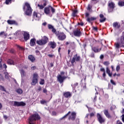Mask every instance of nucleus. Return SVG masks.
Returning a JSON list of instances; mask_svg holds the SVG:
<instances>
[{"mask_svg":"<svg viewBox=\"0 0 124 124\" xmlns=\"http://www.w3.org/2000/svg\"><path fill=\"white\" fill-rule=\"evenodd\" d=\"M41 104H45L46 103H47V101L45 100H43L40 101Z\"/></svg>","mask_w":124,"mask_h":124,"instance_id":"obj_47","label":"nucleus"},{"mask_svg":"<svg viewBox=\"0 0 124 124\" xmlns=\"http://www.w3.org/2000/svg\"><path fill=\"white\" fill-rule=\"evenodd\" d=\"M8 118V116L5 115H3V119H4V120H7V118Z\"/></svg>","mask_w":124,"mask_h":124,"instance_id":"obj_62","label":"nucleus"},{"mask_svg":"<svg viewBox=\"0 0 124 124\" xmlns=\"http://www.w3.org/2000/svg\"><path fill=\"white\" fill-rule=\"evenodd\" d=\"M112 26L114 29H119V28H121V25L117 22L113 23Z\"/></svg>","mask_w":124,"mask_h":124,"instance_id":"obj_25","label":"nucleus"},{"mask_svg":"<svg viewBox=\"0 0 124 124\" xmlns=\"http://www.w3.org/2000/svg\"><path fill=\"white\" fill-rule=\"evenodd\" d=\"M119 6H124V2L123 1H119L118 2Z\"/></svg>","mask_w":124,"mask_h":124,"instance_id":"obj_35","label":"nucleus"},{"mask_svg":"<svg viewBox=\"0 0 124 124\" xmlns=\"http://www.w3.org/2000/svg\"><path fill=\"white\" fill-rule=\"evenodd\" d=\"M41 117L40 115L38 114L37 112H36L34 114L31 115L29 119L28 122L29 124H35L36 121H39L40 120Z\"/></svg>","mask_w":124,"mask_h":124,"instance_id":"obj_2","label":"nucleus"},{"mask_svg":"<svg viewBox=\"0 0 124 124\" xmlns=\"http://www.w3.org/2000/svg\"><path fill=\"white\" fill-rule=\"evenodd\" d=\"M48 41H49V39H48V37H47L46 36H44L43 38L37 40L36 43L40 46H44L45 44L47 43Z\"/></svg>","mask_w":124,"mask_h":124,"instance_id":"obj_4","label":"nucleus"},{"mask_svg":"<svg viewBox=\"0 0 124 124\" xmlns=\"http://www.w3.org/2000/svg\"><path fill=\"white\" fill-rule=\"evenodd\" d=\"M31 70H35L36 69V67L35 66H33L31 67Z\"/></svg>","mask_w":124,"mask_h":124,"instance_id":"obj_55","label":"nucleus"},{"mask_svg":"<svg viewBox=\"0 0 124 124\" xmlns=\"http://www.w3.org/2000/svg\"><path fill=\"white\" fill-rule=\"evenodd\" d=\"M78 13V10H74L73 11L72 16H73V17H76V16H77Z\"/></svg>","mask_w":124,"mask_h":124,"instance_id":"obj_29","label":"nucleus"},{"mask_svg":"<svg viewBox=\"0 0 124 124\" xmlns=\"http://www.w3.org/2000/svg\"><path fill=\"white\" fill-rule=\"evenodd\" d=\"M73 34L74 36L80 37V36L82 35V32H81V30L80 29H77L73 31Z\"/></svg>","mask_w":124,"mask_h":124,"instance_id":"obj_11","label":"nucleus"},{"mask_svg":"<svg viewBox=\"0 0 124 124\" xmlns=\"http://www.w3.org/2000/svg\"><path fill=\"white\" fill-rule=\"evenodd\" d=\"M89 57H90V58H94V53L93 52L91 53Z\"/></svg>","mask_w":124,"mask_h":124,"instance_id":"obj_49","label":"nucleus"},{"mask_svg":"<svg viewBox=\"0 0 124 124\" xmlns=\"http://www.w3.org/2000/svg\"><path fill=\"white\" fill-rule=\"evenodd\" d=\"M97 121L100 124H104L105 123V119L103 118L101 114L97 113L96 115Z\"/></svg>","mask_w":124,"mask_h":124,"instance_id":"obj_10","label":"nucleus"},{"mask_svg":"<svg viewBox=\"0 0 124 124\" xmlns=\"http://www.w3.org/2000/svg\"><path fill=\"white\" fill-rule=\"evenodd\" d=\"M20 74L21 75L22 77H24V76H25V71H24V70L21 69L20 70Z\"/></svg>","mask_w":124,"mask_h":124,"instance_id":"obj_38","label":"nucleus"},{"mask_svg":"<svg viewBox=\"0 0 124 124\" xmlns=\"http://www.w3.org/2000/svg\"><path fill=\"white\" fill-rule=\"evenodd\" d=\"M108 89H112V88H113V87L112 86V85H111V84L108 83Z\"/></svg>","mask_w":124,"mask_h":124,"instance_id":"obj_58","label":"nucleus"},{"mask_svg":"<svg viewBox=\"0 0 124 124\" xmlns=\"http://www.w3.org/2000/svg\"><path fill=\"white\" fill-rule=\"evenodd\" d=\"M33 18L35 20H39V16H38L36 12H34L33 13Z\"/></svg>","mask_w":124,"mask_h":124,"instance_id":"obj_26","label":"nucleus"},{"mask_svg":"<svg viewBox=\"0 0 124 124\" xmlns=\"http://www.w3.org/2000/svg\"><path fill=\"white\" fill-rule=\"evenodd\" d=\"M115 109H116V106L112 105L110 107V111H113V110H115Z\"/></svg>","mask_w":124,"mask_h":124,"instance_id":"obj_42","label":"nucleus"},{"mask_svg":"<svg viewBox=\"0 0 124 124\" xmlns=\"http://www.w3.org/2000/svg\"><path fill=\"white\" fill-rule=\"evenodd\" d=\"M44 12L46 15H49L51 14V12L52 14H54L56 12V9L52 7L51 5H48L47 7L44 8Z\"/></svg>","mask_w":124,"mask_h":124,"instance_id":"obj_3","label":"nucleus"},{"mask_svg":"<svg viewBox=\"0 0 124 124\" xmlns=\"http://www.w3.org/2000/svg\"><path fill=\"white\" fill-rule=\"evenodd\" d=\"M4 74L5 75V79H8L9 78V74H8V73L5 72L4 73Z\"/></svg>","mask_w":124,"mask_h":124,"instance_id":"obj_39","label":"nucleus"},{"mask_svg":"<svg viewBox=\"0 0 124 124\" xmlns=\"http://www.w3.org/2000/svg\"><path fill=\"white\" fill-rule=\"evenodd\" d=\"M92 8H93V6H92L91 4H89L87 7V10L89 11V12H92L93 10L92 9Z\"/></svg>","mask_w":124,"mask_h":124,"instance_id":"obj_32","label":"nucleus"},{"mask_svg":"<svg viewBox=\"0 0 124 124\" xmlns=\"http://www.w3.org/2000/svg\"><path fill=\"white\" fill-rule=\"evenodd\" d=\"M71 113V111H68V112L67 114H66L64 116H63V117L61 118V119L62 120V119H64L65 118H66L67 116H68V115H69V114H70Z\"/></svg>","mask_w":124,"mask_h":124,"instance_id":"obj_40","label":"nucleus"},{"mask_svg":"<svg viewBox=\"0 0 124 124\" xmlns=\"http://www.w3.org/2000/svg\"><path fill=\"white\" fill-rule=\"evenodd\" d=\"M52 114L53 116H56V115H57V112H56L55 111H52Z\"/></svg>","mask_w":124,"mask_h":124,"instance_id":"obj_63","label":"nucleus"},{"mask_svg":"<svg viewBox=\"0 0 124 124\" xmlns=\"http://www.w3.org/2000/svg\"><path fill=\"white\" fill-rule=\"evenodd\" d=\"M76 119V113L75 112H73L71 113V116L68 118V120H71V121H75Z\"/></svg>","mask_w":124,"mask_h":124,"instance_id":"obj_15","label":"nucleus"},{"mask_svg":"<svg viewBox=\"0 0 124 124\" xmlns=\"http://www.w3.org/2000/svg\"><path fill=\"white\" fill-rule=\"evenodd\" d=\"M47 28L48 30H51V31L52 32H53V33H56V32H57V30H56V29H55V28H54V26H53V25L51 24H48Z\"/></svg>","mask_w":124,"mask_h":124,"instance_id":"obj_17","label":"nucleus"},{"mask_svg":"<svg viewBox=\"0 0 124 124\" xmlns=\"http://www.w3.org/2000/svg\"><path fill=\"white\" fill-rule=\"evenodd\" d=\"M90 16V14L88 12L85 13V17L87 18L86 21L88 22L89 23H91L92 21H95L96 20V17H89Z\"/></svg>","mask_w":124,"mask_h":124,"instance_id":"obj_9","label":"nucleus"},{"mask_svg":"<svg viewBox=\"0 0 124 124\" xmlns=\"http://www.w3.org/2000/svg\"><path fill=\"white\" fill-rule=\"evenodd\" d=\"M120 69H121V67L120 66V65H118L116 67V70L117 72H118Z\"/></svg>","mask_w":124,"mask_h":124,"instance_id":"obj_46","label":"nucleus"},{"mask_svg":"<svg viewBox=\"0 0 124 124\" xmlns=\"http://www.w3.org/2000/svg\"><path fill=\"white\" fill-rule=\"evenodd\" d=\"M40 85H44V83H45V80L43 79H41V80L40 81Z\"/></svg>","mask_w":124,"mask_h":124,"instance_id":"obj_43","label":"nucleus"},{"mask_svg":"<svg viewBox=\"0 0 124 124\" xmlns=\"http://www.w3.org/2000/svg\"><path fill=\"white\" fill-rule=\"evenodd\" d=\"M80 59L81 57H80V56H78V54H76L75 55H74V57H73L71 61L72 66H74V62H80Z\"/></svg>","mask_w":124,"mask_h":124,"instance_id":"obj_7","label":"nucleus"},{"mask_svg":"<svg viewBox=\"0 0 124 124\" xmlns=\"http://www.w3.org/2000/svg\"><path fill=\"white\" fill-rule=\"evenodd\" d=\"M106 72L109 77H112V73H111V71H110V69H109V68H108V67L106 68Z\"/></svg>","mask_w":124,"mask_h":124,"instance_id":"obj_31","label":"nucleus"},{"mask_svg":"<svg viewBox=\"0 0 124 124\" xmlns=\"http://www.w3.org/2000/svg\"><path fill=\"white\" fill-rule=\"evenodd\" d=\"M10 52L11 54H15V50L12 49L10 50Z\"/></svg>","mask_w":124,"mask_h":124,"instance_id":"obj_51","label":"nucleus"},{"mask_svg":"<svg viewBox=\"0 0 124 124\" xmlns=\"http://www.w3.org/2000/svg\"><path fill=\"white\" fill-rule=\"evenodd\" d=\"M110 81L112 85H113V86H116V84L115 81H114L113 79H110Z\"/></svg>","mask_w":124,"mask_h":124,"instance_id":"obj_44","label":"nucleus"},{"mask_svg":"<svg viewBox=\"0 0 124 124\" xmlns=\"http://www.w3.org/2000/svg\"><path fill=\"white\" fill-rule=\"evenodd\" d=\"M43 93H47V89H44L43 90Z\"/></svg>","mask_w":124,"mask_h":124,"instance_id":"obj_60","label":"nucleus"},{"mask_svg":"<svg viewBox=\"0 0 124 124\" xmlns=\"http://www.w3.org/2000/svg\"><path fill=\"white\" fill-rule=\"evenodd\" d=\"M99 17L100 18V19L99 20L100 23H103L106 21V18L104 17V15H103V14H100Z\"/></svg>","mask_w":124,"mask_h":124,"instance_id":"obj_21","label":"nucleus"},{"mask_svg":"<svg viewBox=\"0 0 124 124\" xmlns=\"http://www.w3.org/2000/svg\"><path fill=\"white\" fill-rule=\"evenodd\" d=\"M122 121L123 123H124V114L122 115Z\"/></svg>","mask_w":124,"mask_h":124,"instance_id":"obj_64","label":"nucleus"},{"mask_svg":"<svg viewBox=\"0 0 124 124\" xmlns=\"http://www.w3.org/2000/svg\"><path fill=\"white\" fill-rule=\"evenodd\" d=\"M17 47L19 48V50H24V48H23V47L19 46V45H17Z\"/></svg>","mask_w":124,"mask_h":124,"instance_id":"obj_53","label":"nucleus"},{"mask_svg":"<svg viewBox=\"0 0 124 124\" xmlns=\"http://www.w3.org/2000/svg\"><path fill=\"white\" fill-rule=\"evenodd\" d=\"M7 22L9 25H17V22L15 20H8Z\"/></svg>","mask_w":124,"mask_h":124,"instance_id":"obj_27","label":"nucleus"},{"mask_svg":"<svg viewBox=\"0 0 124 124\" xmlns=\"http://www.w3.org/2000/svg\"><path fill=\"white\" fill-rule=\"evenodd\" d=\"M0 90L2 91V92H6L4 87L2 86V85H0Z\"/></svg>","mask_w":124,"mask_h":124,"instance_id":"obj_37","label":"nucleus"},{"mask_svg":"<svg viewBox=\"0 0 124 124\" xmlns=\"http://www.w3.org/2000/svg\"><path fill=\"white\" fill-rule=\"evenodd\" d=\"M94 116V113H93V112H92L90 114V116L91 117V118H92V117H93Z\"/></svg>","mask_w":124,"mask_h":124,"instance_id":"obj_61","label":"nucleus"},{"mask_svg":"<svg viewBox=\"0 0 124 124\" xmlns=\"http://www.w3.org/2000/svg\"><path fill=\"white\" fill-rule=\"evenodd\" d=\"M49 46L52 49H55L57 47V44L55 42H50L49 43Z\"/></svg>","mask_w":124,"mask_h":124,"instance_id":"obj_23","label":"nucleus"},{"mask_svg":"<svg viewBox=\"0 0 124 124\" xmlns=\"http://www.w3.org/2000/svg\"><path fill=\"white\" fill-rule=\"evenodd\" d=\"M0 81H4V78L3 76L1 74H0Z\"/></svg>","mask_w":124,"mask_h":124,"instance_id":"obj_45","label":"nucleus"},{"mask_svg":"<svg viewBox=\"0 0 124 124\" xmlns=\"http://www.w3.org/2000/svg\"><path fill=\"white\" fill-rule=\"evenodd\" d=\"M115 48L119 49L122 47H124V34L120 37L119 43H117L115 44Z\"/></svg>","mask_w":124,"mask_h":124,"instance_id":"obj_5","label":"nucleus"},{"mask_svg":"<svg viewBox=\"0 0 124 124\" xmlns=\"http://www.w3.org/2000/svg\"><path fill=\"white\" fill-rule=\"evenodd\" d=\"M25 105L26 103H24V102L14 101V106L19 107V106H25Z\"/></svg>","mask_w":124,"mask_h":124,"instance_id":"obj_13","label":"nucleus"},{"mask_svg":"<svg viewBox=\"0 0 124 124\" xmlns=\"http://www.w3.org/2000/svg\"><path fill=\"white\" fill-rule=\"evenodd\" d=\"M12 2V0H5V3L8 5L9 3H11Z\"/></svg>","mask_w":124,"mask_h":124,"instance_id":"obj_36","label":"nucleus"},{"mask_svg":"<svg viewBox=\"0 0 124 124\" xmlns=\"http://www.w3.org/2000/svg\"><path fill=\"white\" fill-rule=\"evenodd\" d=\"M78 25H80V26H84V23L83 22H81L80 23L78 22Z\"/></svg>","mask_w":124,"mask_h":124,"instance_id":"obj_59","label":"nucleus"},{"mask_svg":"<svg viewBox=\"0 0 124 124\" xmlns=\"http://www.w3.org/2000/svg\"><path fill=\"white\" fill-rule=\"evenodd\" d=\"M92 50L93 51L94 53H98L101 51V48H98V46H94L92 47Z\"/></svg>","mask_w":124,"mask_h":124,"instance_id":"obj_22","label":"nucleus"},{"mask_svg":"<svg viewBox=\"0 0 124 124\" xmlns=\"http://www.w3.org/2000/svg\"><path fill=\"white\" fill-rule=\"evenodd\" d=\"M22 9L24 11L25 14L27 15V16H31V15L32 13V9L29 2H26L24 3Z\"/></svg>","mask_w":124,"mask_h":124,"instance_id":"obj_1","label":"nucleus"},{"mask_svg":"<svg viewBox=\"0 0 124 124\" xmlns=\"http://www.w3.org/2000/svg\"><path fill=\"white\" fill-rule=\"evenodd\" d=\"M38 81V74L36 73H35L33 74L32 81L31 83V85L34 86L36 85Z\"/></svg>","mask_w":124,"mask_h":124,"instance_id":"obj_8","label":"nucleus"},{"mask_svg":"<svg viewBox=\"0 0 124 124\" xmlns=\"http://www.w3.org/2000/svg\"><path fill=\"white\" fill-rule=\"evenodd\" d=\"M116 124H123V123L120 120H117L116 122Z\"/></svg>","mask_w":124,"mask_h":124,"instance_id":"obj_57","label":"nucleus"},{"mask_svg":"<svg viewBox=\"0 0 124 124\" xmlns=\"http://www.w3.org/2000/svg\"><path fill=\"white\" fill-rule=\"evenodd\" d=\"M0 36L3 37V38H6V36H7V34H6L4 31H2L0 32Z\"/></svg>","mask_w":124,"mask_h":124,"instance_id":"obj_33","label":"nucleus"},{"mask_svg":"<svg viewBox=\"0 0 124 124\" xmlns=\"http://www.w3.org/2000/svg\"><path fill=\"white\" fill-rule=\"evenodd\" d=\"M7 63L9 64V65H16V64H17V63H16L13 60L11 59H9L7 61Z\"/></svg>","mask_w":124,"mask_h":124,"instance_id":"obj_18","label":"nucleus"},{"mask_svg":"<svg viewBox=\"0 0 124 124\" xmlns=\"http://www.w3.org/2000/svg\"><path fill=\"white\" fill-rule=\"evenodd\" d=\"M103 64H104V65H106V66H108L109 64H110V62H109L108 61H106L103 62Z\"/></svg>","mask_w":124,"mask_h":124,"instance_id":"obj_41","label":"nucleus"},{"mask_svg":"<svg viewBox=\"0 0 124 124\" xmlns=\"http://www.w3.org/2000/svg\"><path fill=\"white\" fill-rule=\"evenodd\" d=\"M104 114L105 115L106 117L108 118V119H112V116L111 115H110V113H109L108 109L104 110Z\"/></svg>","mask_w":124,"mask_h":124,"instance_id":"obj_19","label":"nucleus"},{"mask_svg":"<svg viewBox=\"0 0 124 124\" xmlns=\"http://www.w3.org/2000/svg\"><path fill=\"white\" fill-rule=\"evenodd\" d=\"M45 2L43 3V5L44 7L46 6V5H47V1L46 0H44Z\"/></svg>","mask_w":124,"mask_h":124,"instance_id":"obj_54","label":"nucleus"},{"mask_svg":"<svg viewBox=\"0 0 124 124\" xmlns=\"http://www.w3.org/2000/svg\"><path fill=\"white\" fill-rule=\"evenodd\" d=\"M93 30L95 31H97V27H95L94 26H93Z\"/></svg>","mask_w":124,"mask_h":124,"instance_id":"obj_52","label":"nucleus"},{"mask_svg":"<svg viewBox=\"0 0 124 124\" xmlns=\"http://www.w3.org/2000/svg\"><path fill=\"white\" fill-rule=\"evenodd\" d=\"M16 92L17 93H18V94H22L23 93V90L20 89H17Z\"/></svg>","mask_w":124,"mask_h":124,"instance_id":"obj_34","label":"nucleus"},{"mask_svg":"<svg viewBox=\"0 0 124 124\" xmlns=\"http://www.w3.org/2000/svg\"><path fill=\"white\" fill-rule=\"evenodd\" d=\"M92 1H93L94 4H96L98 2V0H91Z\"/></svg>","mask_w":124,"mask_h":124,"instance_id":"obj_50","label":"nucleus"},{"mask_svg":"<svg viewBox=\"0 0 124 124\" xmlns=\"http://www.w3.org/2000/svg\"><path fill=\"white\" fill-rule=\"evenodd\" d=\"M55 34H56V36H57L58 39L61 41L64 40V39L66 38V35H65V34H64V33L63 32H60L59 31H58L55 32Z\"/></svg>","mask_w":124,"mask_h":124,"instance_id":"obj_6","label":"nucleus"},{"mask_svg":"<svg viewBox=\"0 0 124 124\" xmlns=\"http://www.w3.org/2000/svg\"><path fill=\"white\" fill-rule=\"evenodd\" d=\"M108 8H109L110 11H113V10H114V8H115V7H116V6H115V3L114 2H113L112 1L108 2Z\"/></svg>","mask_w":124,"mask_h":124,"instance_id":"obj_14","label":"nucleus"},{"mask_svg":"<svg viewBox=\"0 0 124 124\" xmlns=\"http://www.w3.org/2000/svg\"><path fill=\"white\" fill-rule=\"evenodd\" d=\"M28 60H29V61H31V62H33L35 61V58H34V57H33V56L30 55L28 56Z\"/></svg>","mask_w":124,"mask_h":124,"instance_id":"obj_28","label":"nucleus"},{"mask_svg":"<svg viewBox=\"0 0 124 124\" xmlns=\"http://www.w3.org/2000/svg\"><path fill=\"white\" fill-rule=\"evenodd\" d=\"M23 36L25 41H28L30 39V34L27 32H24Z\"/></svg>","mask_w":124,"mask_h":124,"instance_id":"obj_20","label":"nucleus"},{"mask_svg":"<svg viewBox=\"0 0 124 124\" xmlns=\"http://www.w3.org/2000/svg\"><path fill=\"white\" fill-rule=\"evenodd\" d=\"M82 46H83L84 49H86V47H87V43L83 44Z\"/></svg>","mask_w":124,"mask_h":124,"instance_id":"obj_56","label":"nucleus"},{"mask_svg":"<svg viewBox=\"0 0 124 124\" xmlns=\"http://www.w3.org/2000/svg\"><path fill=\"white\" fill-rule=\"evenodd\" d=\"M66 78H67V77H62L61 75H59L57 76V80L58 82L61 83V84H62V83H63V81H64Z\"/></svg>","mask_w":124,"mask_h":124,"instance_id":"obj_12","label":"nucleus"},{"mask_svg":"<svg viewBox=\"0 0 124 124\" xmlns=\"http://www.w3.org/2000/svg\"><path fill=\"white\" fill-rule=\"evenodd\" d=\"M63 95L65 98H70L72 96V94L69 92H63Z\"/></svg>","mask_w":124,"mask_h":124,"instance_id":"obj_16","label":"nucleus"},{"mask_svg":"<svg viewBox=\"0 0 124 124\" xmlns=\"http://www.w3.org/2000/svg\"><path fill=\"white\" fill-rule=\"evenodd\" d=\"M37 6L38 7H39V9H43V8H44V7L43 5H40L38 4Z\"/></svg>","mask_w":124,"mask_h":124,"instance_id":"obj_48","label":"nucleus"},{"mask_svg":"<svg viewBox=\"0 0 124 124\" xmlns=\"http://www.w3.org/2000/svg\"><path fill=\"white\" fill-rule=\"evenodd\" d=\"M100 70L101 72H103V78H105V77H106V74L105 73V69H104V68H101Z\"/></svg>","mask_w":124,"mask_h":124,"instance_id":"obj_30","label":"nucleus"},{"mask_svg":"<svg viewBox=\"0 0 124 124\" xmlns=\"http://www.w3.org/2000/svg\"><path fill=\"white\" fill-rule=\"evenodd\" d=\"M36 42V39L35 38H32L30 40V45L31 47H33L35 45V42Z\"/></svg>","mask_w":124,"mask_h":124,"instance_id":"obj_24","label":"nucleus"}]
</instances>
